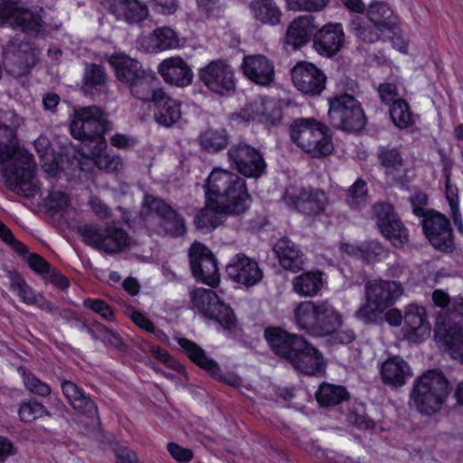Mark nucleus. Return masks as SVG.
Returning a JSON list of instances; mask_svg holds the SVG:
<instances>
[{
    "label": "nucleus",
    "mask_w": 463,
    "mask_h": 463,
    "mask_svg": "<svg viewBox=\"0 0 463 463\" xmlns=\"http://www.w3.org/2000/svg\"><path fill=\"white\" fill-rule=\"evenodd\" d=\"M205 206L194 217L200 230H213L224 222L227 216H238L247 212L250 203L245 180L237 174L214 169L205 184Z\"/></svg>",
    "instance_id": "obj_1"
},
{
    "label": "nucleus",
    "mask_w": 463,
    "mask_h": 463,
    "mask_svg": "<svg viewBox=\"0 0 463 463\" xmlns=\"http://www.w3.org/2000/svg\"><path fill=\"white\" fill-rule=\"evenodd\" d=\"M12 160L2 175L8 189L19 196L33 198L40 193L33 156L16 146L15 131L0 126V162Z\"/></svg>",
    "instance_id": "obj_2"
},
{
    "label": "nucleus",
    "mask_w": 463,
    "mask_h": 463,
    "mask_svg": "<svg viewBox=\"0 0 463 463\" xmlns=\"http://www.w3.org/2000/svg\"><path fill=\"white\" fill-rule=\"evenodd\" d=\"M297 326L313 336L329 335L341 326L339 312L328 301H302L294 309Z\"/></svg>",
    "instance_id": "obj_3"
},
{
    "label": "nucleus",
    "mask_w": 463,
    "mask_h": 463,
    "mask_svg": "<svg viewBox=\"0 0 463 463\" xmlns=\"http://www.w3.org/2000/svg\"><path fill=\"white\" fill-rule=\"evenodd\" d=\"M70 129L73 137L94 144L91 153L99 155L107 146L103 135L112 129V123L101 108L81 107L75 110Z\"/></svg>",
    "instance_id": "obj_4"
},
{
    "label": "nucleus",
    "mask_w": 463,
    "mask_h": 463,
    "mask_svg": "<svg viewBox=\"0 0 463 463\" xmlns=\"http://www.w3.org/2000/svg\"><path fill=\"white\" fill-rule=\"evenodd\" d=\"M449 392V383L444 373L433 369L415 380L411 398L420 413L432 415L439 411Z\"/></svg>",
    "instance_id": "obj_5"
},
{
    "label": "nucleus",
    "mask_w": 463,
    "mask_h": 463,
    "mask_svg": "<svg viewBox=\"0 0 463 463\" xmlns=\"http://www.w3.org/2000/svg\"><path fill=\"white\" fill-rule=\"evenodd\" d=\"M328 131L326 126L313 118H299L290 127V137L313 157H320L331 154L334 150Z\"/></svg>",
    "instance_id": "obj_6"
},
{
    "label": "nucleus",
    "mask_w": 463,
    "mask_h": 463,
    "mask_svg": "<svg viewBox=\"0 0 463 463\" xmlns=\"http://www.w3.org/2000/svg\"><path fill=\"white\" fill-rule=\"evenodd\" d=\"M78 233L85 244L109 254L121 252L132 244L128 233L114 223L106 226L85 224L79 227Z\"/></svg>",
    "instance_id": "obj_7"
},
{
    "label": "nucleus",
    "mask_w": 463,
    "mask_h": 463,
    "mask_svg": "<svg viewBox=\"0 0 463 463\" xmlns=\"http://www.w3.org/2000/svg\"><path fill=\"white\" fill-rule=\"evenodd\" d=\"M327 112L330 125L345 132H356L364 128L366 118L358 100L349 94L328 99Z\"/></svg>",
    "instance_id": "obj_8"
},
{
    "label": "nucleus",
    "mask_w": 463,
    "mask_h": 463,
    "mask_svg": "<svg viewBox=\"0 0 463 463\" xmlns=\"http://www.w3.org/2000/svg\"><path fill=\"white\" fill-rule=\"evenodd\" d=\"M190 297L194 307L204 317L217 321L226 330L235 326L233 311L213 289L195 288L191 291Z\"/></svg>",
    "instance_id": "obj_9"
},
{
    "label": "nucleus",
    "mask_w": 463,
    "mask_h": 463,
    "mask_svg": "<svg viewBox=\"0 0 463 463\" xmlns=\"http://www.w3.org/2000/svg\"><path fill=\"white\" fill-rule=\"evenodd\" d=\"M39 53L33 43L13 38L4 49V67L14 77L24 76L36 64Z\"/></svg>",
    "instance_id": "obj_10"
},
{
    "label": "nucleus",
    "mask_w": 463,
    "mask_h": 463,
    "mask_svg": "<svg viewBox=\"0 0 463 463\" xmlns=\"http://www.w3.org/2000/svg\"><path fill=\"white\" fill-rule=\"evenodd\" d=\"M198 76L212 92L226 97L235 92L234 70L227 61L222 59L212 61L199 70Z\"/></svg>",
    "instance_id": "obj_11"
},
{
    "label": "nucleus",
    "mask_w": 463,
    "mask_h": 463,
    "mask_svg": "<svg viewBox=\"0 0 463 463\" xmlns=\"http://www.w3.org/2000/svg\"><path fill=\"white\" fill-rule=\"evenodd\" d=\"M143 205L151 213H155L157 218L156 232L164 236L177 238L186 232L184 217L165 201L153 195H146Z\"/></svg>",
    "instance_id": "obj_12"
},
{
    "label": "nucleus",
    "mask_w": 463,
    "mask_h": 463,
    "mask_svg": "<svg viewBox=\"0 0 463 463\" xmlns=\"http://www.w3.org/2000/svg\"><path fill=\"white\" fill-rule=\"evenodd\" d=\"M189 261L194 277L215 288L220 282L217 260L213 252L203 243L194 241L189 249Z\"/></svg>",
    "instance_id": "obj_13"
},
{
    "label": "nucleus",
    "mask_w": 463,
    "mask_h": 463,
    "mask_svg": "<svg viewBox=\"0 0 463 463\" xmlns=\"http://www.w3.org/2000/svg\"><path fill=\"white\" fill-rule=\"evenodd\" d=\"M227 156L233 167L244 176L259 178L266 170L262 155L245 142L232 145Z\"/></svg>",
    "instance_id": "obj_14"
},
{
    "label": "nucleus",
    "mask_w": 463,
    "mask_h": 463,
    "mask_svg": "<svg viewBox=\"0 0 463 463\" xmlns=\"http://www.w3.org/2000/svg\"><path fill=\"white\" fill-rule=\"evenodd\" d=\"M421 226L430 243L441 252L455 249L454 236L449 220L437 211H431L421 221Z\"/></svg>",
    "instance_id": "obj_15"
},
{
    "label": "nucleus",
    "mask_w": 463,
    "mask_h": 463,
    "mask_svg": "<svg viewBox=\"0 0 463 463\" xmlns=\"http://www.w3.org/2000/svg\"><path fill=\"white\" fill-rule=\"evenodd\" d=\"M373 215L377 220V226L382 234L388 239L393 246L400 248L408 240L407 230L389 203H380L373 207Z\"/></svg>",
    "instance_id": "obj_16"
},
{
    "label": "nucleus",
    "mask_w": 463,
    "mask_h": 463,
    "mask_svg": "<svg viewBox=\"0 0 463 463\" xmlns=\"http://www.w3.org/2000/svg\"><path fill=\"white\" fill-rule=\"evenodd\" d=\"M294 86L303 94L317 96L326 87V77L323 71L307 61L297 63L291 70Z\"/></svg>",
    "instance_id": "obj_17"
},
{
    "label": "nucleus",
    "mask_w": 463,
    "mask_h": 463,
    "mask_svg": "<svg viewBox=\"0 0 463 463\" xmlns=\"http://www.w3.org/2000/svg\"><path fill=\"white\" fill-rule=\"evenodd\" d=\"M264 335L272 351L289 363L306 346L307 341L303 336L288 334L280 328L266 329Z\"/></svg>",
    "instance_id": "obj_18"
},
{
    "label": "nucleus",
    "mask_w": 463,
    "mask_h": 463,
    "mask_svg": "<svg viewBox=\"0 0 463 463\" xmlns=\"http://www.w3.org/2000/svg\"><path fill=\"white\" fill-rule=\"evenodd\" d=\"M264 335L272 351L289 363L306 346L307 341L303 336L288 334L280 328L266 329Z\"/></svg>",
    "instance_id": "obj_19"
},
{
    "label": "nucleus",
    "mask_w": 463,
    "mask_h": 463,
    "mask_svg": "<svg viewBox=\"0 0 463 463\" xmlns=\"http://www.w3.org/2000/svg\"><path fill=\"white\" fill-rule=\"evenodd\" d=\"M365 299L373 303L377 310L392 307L402 294L401 283L392 280H369L364 286Z\"/></svg>",
    "instance_id": "obj_20"
},
{
    "label": "nucleus",
    "mask_w": 463,
    "mask_h": 463,
    "mask_svg": "<svg viewBox=\"0 0 463 463\" xmlns=\"http://www.w3.org/2000/svg\"><path fill=\"white\" fill-rule=\"evenodd\" d=\"M228 277L241 285L252 287L263 277L259 264L243 254H237L226 267Z\"/></svg>",
    "instance_id": "obj_21"
},
{
    "label": "nucleus",
    "mask_w": 463,
    "mask_h": 463,
    "mask_svg": "<svg viewBox=\"0 0 463 463\" xmlns=\"http://www.w3.org/2000/svg\"><path fill=\"white\" fill-rule=\"evenodd\" d=\"M344 43L345 33L341 24H327L314 33L313 47L325 57L335 55Z\"/></svg>",
    "instance_id": "obj_22"
},
{
    "label": "nucleus",
    "mask_w": 463,
    "mask_h": 463,
    "mask_svg": "<svg viewBox=\"0 0 463 463\" xmlns=\"http://www.w3.org/2000/svg\"><path fill=\"white\" fill-rule=\"evenodd\" d=\"M241 69L244 75L256 84L267 86L274 80L273 62L264 55L245 56Z\"/></svg>",
    "instance_id": "obj_23"
},
{
    "label": "nucleus",
    "mask_w": 463,
    "mask_h": 463,
    "mask_svg": "<svg viewBox=\"0 0 463 463\" xmlns=\"http://www.w3.org/2000/svg\"><path fill=\"white\" fill-rule=\"evenodd\" d=\"M153 103L155 105V121L163 127L170 128L181 118V103L158 89L154 92Z\"/></svg>",
    "instance_id": "obj_24"
},
{
    "label": "nucleus",
    "mask_w": 463,
    "mask_h": 463,
    "mask_svg": "<svg viewBox=\"0 0 463 463\" xmlns=\"http://www.w3.org/2000/svg\"><path fill=\"white\" fill-rule=\"evenodd\" d=\"M404 336L413 342L422 341L430 334V326L426 319L423 307L410 305L403 316Z\"/></svg>",
    "instance_id": "obj_25"
},
{
    "label": "nucleus",
    "mask_w": 463,
    "mask_h": 463,
    "mask_svg": "<svg viewBox=\"0 0 463 463\" xmlns=\"http://www.w3.org/2000/svg\"><path fill=\"white\" fill-rule=\"evenodd\" d=\"M158 72L165 82L178 87H186L192 83L194 73L186 61L179 57L164 60L158 65Z\"/></svg>",
    "instance_id": "obj_26"
},
{
    "label": "nucleus",
    "mask_w": 463,
    "mask_h": 463,
    "mask_svg": "<svg viewBox=\"0 0 463 463\" xmlns=\"http://www.w3.org/2000/svg\"><path fill=\"white\" fill-rule=\"evenodd\" d=\"M61 390L71 407L90 419H99L98 406L95 402L76 383L63 380Z\"/></svg>",
    "instance_id": "obj_27"
},
{
    "label": "nucleus",
    "mask_w": 463,
    "mask_h": 463,
    "mask_svg": "<svg viewBox=\"0 0 463 463\" xmlns=\"http://www.w3.org/2000/svg\"><path fill=\"white\" fill-rule=\"evenodd\" d=\"M105 6L118 20L130 24L141 23L149 15L147 5L139 0H114Z\"/></svg>",
    "instance_id": "obj_28"
},
{
    "label": "nucleus",
    "mask_w": 463,
    "mask_h": 463,
    "mask_svg": "<svg viewBox=\"0 0 463 463\" xmlns=\"http://www.w3.org/2000/svg\"><path fill=\"white\" fill-rule=\"evenodd\" d=\"M301 349L291 361V365L298 372L307 375L323 374L326 363L322 354L307 342H306L305 348Z\"/></svg>",
    "instance_id": "obj_29"
},
{
    "label": "nucleus",
    "mask_w": 463,
    "mask_h": 463,
    "mask_svg": "<svg viewBox=\"0 0 463 463\" xmlns=\"http://www.w3.org/2000/svg\"><path fill=\"white\" fill-rule=\"evenodd\" d=\"M436 337H439L445 350L454 360L463 363V325L459 322L445 323V326H438L435 330Z\"/></svg>",
    "instance_id": "obj_30"
},
{
    "label": "nucleus",
    "mask_w": 463,
    "mask_h": 463,
    "mask_svg": "<svg viewBox=\"0 0 463 463\" xmlns=\"http://www.w3.org/2000/svg\"><path fill=\"white\" fill-rule=\"evenodd\" d=\"M279 262L282 268L292 272L303 269L304 254L298 246L287 237L280 238L273 246Z\"/></svg>",
    "instance_id": "obj_31"
},
{
    "label": "nucleus",
    "mask_w": 463,
    "mask_h": 463,
    "mask_svg": "<svg viewBox=\"0 0 463 463\" xmlns=\"http://www.w3.org/2000/svg\"><path fill=\"white\" fill-rule=\"evenodd\" d=\"M381 376L385 384L401 387L411 376V371L406 361L400 356H394L383 363Z\"/></svg>",
    "instance_id": "obj_32"
},
{
    "label": "nucleus",
    "mask_w": 463,
    "mask_h": 463,
    "mask_svg": "<svg viewBox=\"0 0 463 463\" xmlns=\"http://www.w3.org/2000/svg\"><path fill=\"white\" fill-rule=\"evenodd\" d=\"M313 15H303L295 19L288 26L286 33V43L292 45L294 49L305 45L314 34Z\"/></svg>",
    "instance_id": "obj_33"
},
{
    "label": "nucleus",
    "mask_w": 463,
    "mask_h": 463,
    "mask_svg": "<svg viewBox=\"0 0 463 463\" xmlns=\"http://www.w3.org/2000/svg\"><path fill=\"white\" fill-rule=\"evenodd\" d=\"M11 25L29 36H37L44 32V22L41 11L28 8L24 3Z\"/></svg>",
    "instance_id": "obj_34"
},
{
    "label": "nucleus",
    "mask_w": 463,
    "mask_h": 463,
    "mask_svg": "<svg viewBox=\"0 0 463 463\" xmlns=\"http://www.w3.org/2000/svg\"><path fill=\"white\" fill-rule=\"evenodd\" d=\"M176 341L194 364L209 372L213 377L222 380L218 364L214 360L209 358L202 347L186 338L177 337Z\"/></svg>",
    "instance_id": "obj_35"
},
{
    "label": "nucleus",
    "mask_w": 463,
    "mask_h": 463,
    "mask_svg": "<svg viewBox=\"0 0 463 463\" xmlns=\"http://www.w3.org/2000/svg\"><path fill=\"white\" fill-rule=\"evenodd\" d=\"M111 64L115 68L118 80L127 87L146 71L139 61L126 56L113 57Z\"/></svg>",
    "instance_id": "obj_36"
},
{
    "label": "nucleus",
    "mask_w": 463,
    "mask_h": 463,
    "mask_svg": "<svg viewBox=\"0 0 463 463\" xmlns=\"http://www.w3.org/2000/svg\"><path fill=\"white\" fill-rule=\"evenodd\" d=\"M367 16L381 33L395 29L397 19L390 7L383 2L371 4L367 9Z\"/></svg>",
    "instance_id": "obj_37"
},
{
    "label": "nucleus",
    "mask_w": 463,
    "mask_h": 463,
    "mask_svg": "<svg viewBox=\"0 0 463 463\" xmlns=\"http://www.w3.org/2000/svg\"><path fill=\"white\" fill-rule=\"evenodd\" d=\"M148 49L151 52H160L177 48L180 40L177 33L169 26L156 28L147 38Z\"/></svg>",
    "instance_id": "obj_38"
},
{
    "label": "nucleus",
    "mask_w": 463,
    "mask_h": 463,
    "mask_svg": "<svg viewBox=\"0 0 463 463\" xmlns=\"http://www.w3.org/2000/svg\"><path fill=\"white\" fill-rule=\"evenodd\" d=\"M249 7L253 17L262 24L277 25L280 23L281 11L273 0H252Z\"/></svg>",
    "instance_id": "obj_39"
},
{
    "label": "nucleus",
    "mask_w": 463,
    "mask_h": 463,
    "mask_svg": "<svg viewBox=\"0 0 463 463\" xmlns=\"http://www.w3.org/2000/svg\"><path fill=\"white\" fill-rule=\"evenodd\" d=\"M377 158L387 175L395 176L404 168V160L401 151L390 145L379 146Z\"/></svg>",
    "instance_id": "obj_40"
},
{
    "label": "nucleus",
    "mask_w": 463,
    "mask_h": 463,
    "mask_svg": "<svg viewBox=\"0 0 463 463\" xmlns=\"http://www.w3.org/2000/svg\"><path fill=\"white\" fill-rule=\"evenodd\" d=\"M229 134L225 128H207L198 137L203 150L215 153L223 150L229 144Z\"/></svg>",
    "instance_id": "obj_41"
},
{
    "label": "nucleus",
    "mask_w": 463,
    "mask_h": 463,
    "mask_svg": "<svg viewBox=\"0 0 463 463\" xmlns=\"http://www.w3.org/2000/svg\"><path fill=\"white\" fill-rule=\"evenodd\" d=\"M156 78L151 72L146 71L144 74L137 77L130 85L128 86L132 96L143 101H153L154 92L157 91L156 89Z\"/></svg>",
    "instance_id": "obj_42"
},
{
    "label": "nucleus",
    "mask_w": 463,
    "mask_h": 463,
    "mask_svg": "<svg viewBox=\"0 0 463 463\" xmlns=\"http://www.w3.org/2000/svg\"><path fill=\"white\" fill-rule=\"evenodd\" d=\"M348 398L349 394L345 387L327 383H321L316 392L317 402L325 407L335 406Z\"/></svg>",
    "instance_id": "obj_43"
},
{
    "label": "nucleus",
    "mask_w": 463,
    "mask_h": 463,
    "mask_svg": "<svg viewBox=\"0 0 463 463\" xmlns=\"http://www.w3.org/2000/svg\"><path fill=\"white\" fill-rule=\"evenodd\" d=\"M321 288L322 277L320 273L306 272L293 279L294 291L303 297L315 296Z\"/></svg>",
    "instance_id": "obj_44"
},
{
    "label": "nucleus",
    "mask_w": 463,
    "mask_h": 463,
    "mask_svg": "<svg viewBox=\"0 0 463 463\" xmlns=\"http://www.w3.org/2000/svg\"><path fill=\"white\" fill-rule=\"evenodd\" d=\"M107 75L103 66L94 63L88 65L84 73L83 92L91 96L95 95L104 87Z\"/></svg>",
    "instance_id": "obj_45"
},
{
    "label": "nucleus",
    "mask_w": 463,
    "mask_h": 463,
    "mask_svg": "<svg viewBox=\"0 0 463 463\" xmlns=\"http://www.w3.org/2000/svg\"><path fill=\"white\" fill-rule=\"evenodd\" d=\"M389 113L392 123L401 129L413 124L409 104L402 99H397L391 104Z\"/></svg>",
    "instance_id": "obj_46"
},
{
    "label": "nucleus",
    "mask_w": 463,
    "mask_h": 463,
    "mask_svg": "<svg viewBox=\"0 0 463 463\" xmlns=\"http://www.w3.org/2000/svg\"><path fill=\"white\" fill-rule=\"evenodd\" d=\"M350 32L364 43H372L380 39V30L371 26L360 16H354L349 23Z\"/></svg>",
    "instance_id": "obj_47"
},
{
    "label": "nucleus",
    "mask_w": 463,
    "mask_h": 463,
    "mask_svg": "<svg viewBox=\"0 0 463 463\" xmlns=\"http://www.w3.org/2000/svg\"><path fill=\"white\" fill-rule=\"evenodd\" d=\"M10 279V288L16 292L20 299L27 304L32 305L37 302V297L34 291L28 286L25 280L16 272H8Z\"/></svg>",
    "instance_id": "obj_48"
},
{
    "label": "nucleus",
    "mask_w": 463,
    "mask_h": 463,
    "mask_svg": "<svg viewBox=\"0 0 463 463\" xmlns=\"http://www.w3.org/2000/svg\"><path fill=\"white\" fill-rule=\"evenodd\" d=\"M346 203L352 209H360L366 204L367 186L362 179H357L346 191Z\"/></svg>",
    "instance_id": "obj_49"
},
{
    "label": "nucleus",
    "mask_w": 463,
    "mask_h": 463,
    "mask_svg": "<svg viewBox=\"0 0 463 463\" xmlns=\"http://www.w3.org/2000/svg\"><path fill=\"white\" fill-rule=\"evenodd\" d=\"M305 200V204L301 205V213L310 216L318 214L324 211L326 195L321 190H307Z\"/></svg>",
    "instance_id": "obj_50"
},
{
    "label": "nucleus",
    "mask_w": 463,
    "mask_h": 463,
    "mask_svg": "<svg viewBox=\"0 0 463 463\" xmlns=\"http://www.w3.org/2000/svg\"><path fill=\"white\" fill-rule=\"evenodd\" d=\"M18 413L21 420L24 422H32L37 418L51 415L49 411L36 400L22 402Z\"/></svg>",
    "instance_id": "obj_51"
},
{
    "label": "nucleus",
    "mask_w": 463,
    "mask_h": 463,
    "mask_svg": "<svg viewBox=\"0 0 463 463\" xmlns=\"http://www.w3.org/2000/svg\"><path fill=\"white\" fill-rule=\"evenodd\" d=\"M463 317V297L457 296L451 299V302L448 309L444 310V315H439V319H442V326H445V323L453 324L455 322L461 323Z\"/></svg>",
    "instance_id": "obj_52"
},
{
    "label": "nucleus",
    "mask_w": 463,
    "mask_h": 463,
    "mask_svg": "<svg viewBox=\"0 0 463 463\" xmlns=\"http://www.w3.org/2000/svg\"><path fill=\"white\" fill-rule=\"evenodd\" d=\"M361 260L373 262L387 254V250L377 241H368L361 243Z\"/></svg>",
    "instance_id": "obj_53"
},
{
    "label": "nucleus",
    "mask_w": 463,
    "mask_h": 463,
    "mask_svg": "<svg viewBox=\"0 0 463 463\" xmlns=\"http://www.w3.org/2000/svg\"><path fill=\"white\" fill-rule=\"evenodd\" d=\"M307 189L306 188L290 186L286 189L283 195V201L288 207L301 213V205H304L306 203L305 197L307 196Z\"/></svg>",
    "instance_id": "obj_54"
},
{
    "label": "nucleus",
    "mask_w": 463,
    "mask_h": 463,
    "mask_svg": "<svg viewBox=\"0 0 463 463\" xmlns=\"http://www.w3.org/2000/svg\"><path fill=\"white\" fill-rule=\"evenodd\" d=\"M69 204L68 195L59 189H52L45 198L44 206L50 212L58 213Z\"/></svg>",
    "instance_id": "obj_55"
},
{
    "label": "nucleus",
    "mask_w": 463,
    "mask_h": 463,
    "mask_svg": "<svg viewBox=\"0 0 463 463\" xmlns=\"http://www.w3.org/2000/svg\"><path fill=\"white\" fill-rule=\"evenodd\" d=\"M23 3L22 0H0V24H12Z\"/></svg>",
    "instance_id": "obj_56"
},
{
    "label": "nucleus",
    "mask_w": 463,
    "mask_h": 463,
    "mask_svg": "<svg viewBox=\"0 0 463 463\" xmlns=\"http://www.w3.org/2000/svg\"><path fill=\"white\" fill-rule=\"evenodd\" d=\"M23 378L24 386L30 392L43 397L51 393V387L33 373L24 372Z\"/></svg>",
    "instance_id": "obj_57"
},
{
    "label": "nucleus",
    "mask_w": 463,
    "mask_h": 463,
    "mask_svg": "<svg viewBox=\"0 0 463 463\" xmlns=\"http://www.w3.org/2000/svg\"><path fill=\"white\" fill-rule=\"evenodd\" d=\"M269 104H266L263 101H255L250 105V117L252 119H258L260 122L266 123V124H271L275 125L277 121L279 120L278 117H271L267 112V109H269Z\"/></svg>",
    "instance_id": "obj_58"
},
{
    "label": "nucleus",
    "mask_w": 463,
    "mask_h": 463,
    "mask_svg": "<svg viewBox=\"0 0 463 463\" xmlns=\"http://www.w3.org/2000/svg\"><path fill=\"white\" fill-rule=\"evenodd\" d=\"M383 312V310H377L373 303L365 299V302L355 312V317L364 324H373L376 323L378 317Z\"/></svg>",
    "instance_id": "obj_59"
},
{
    "label": "nucleus",
    "mask_w": 463,
    "mask_h": 463,
    "mask_svg": "<svg viewBox=\"0 0 463 463\" xmlns=\"http://www.w3.org/2000/svg\"><path fill=\"white\" fill-rule=\"evenodd\" d=\"M292 9H299L307 12H319L327 5L328 0H287Z\"/></svg>",
    "instance_id": "obj_60"
},
{
    "label": "nucleus",
    "mask_w": 463,
    "mask_h": 463,
    "mask_svg": "<svg viewBox=\"0 0 463 463\" xmlns=\"http://www.w3.org/2000/svg\"><path fill=\"white\" fill-rule=\"evenodd\" d=\"M409 201L412 207V213L418 217L423 219L432 211L425 208L428 204V196L425 193H415L409 198Z\"/></svg>",
    "instance_id": "obj_61"
},
{
    "label": "nucleus",
    "mask_w": 463,
    "mask_h": 463,
    "mask_svg": "<svg viewBox=\"0 0 463 463\" xmlns=\"http://www.w3.org/2000/svg\"><path fill=\"white\" fill-rule=\"evenodd\" d=\"M84 306L106 319L113 318V311L109 305L100 299H85Z\"/></svg>",
    "instance_id": "obj_62"
},
{
    "label": "nucleus",
    "mask_w": 463,
    "mask_h": 463,
    "mask_svg": "<svg viewBox=\"0 0 463 463\" xmlns=\"http://www.w3.org/2000/svg\"><path fill=\"white\" fill-rule=\"evenodd\" d=\"M26 261L29 267L36 273L48 274L51 272V265L39 254H28Z\"/></svg>",
    "instance_id": "obj_63"
},
{
    "label": "nucleus",
    "mask_w": 463,
    "mask_h": 463,
    "mask_svg": "<svg viewBox=\"0 0 463 463\" xmlns=\"http://www.w3.org/2000/svg\"><path fill=\"white\" fill-rule=\"evenodd\" d=\"M167 449L171 456L178 462H188L193 458V451L189 449L183 448L175 442L167 444Z\"/></svg>",
    "instance_id": "obj_64"
}]
</instances>
